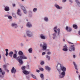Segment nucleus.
Here are the masks:
<instances>
[{
    "mask_svg": "<svg viewBox=\"0 0 80 80\" xmlns=\"http://www.w3.org/2000/svg\"><path fill=\"white\" fill-rule=\"evenodd\" d=\"M40 70H41V71H43L44 70L42 68H39Z\"/></svg>",
    "mask_w": 80,
    "mask_h": 80,
    "instance_id": "nucleus-39",
    "label": "nucleus"
},
{
    "mask_svg": "<svg viewBox=\"0 0 80 80\" xmlns=\"http://www.w3.org/2000/svg\"><path fill=\"white\" fill-rule=\"evenodd\" d=\"M46 53H45V52H43L42 53V55H45Z\"/></svg>",
    "mask_w": 80,
    "mask_h": 80,
    "instance_id": "nucleus-42",
    "label": "nucleus"
},
{
    "mask_svg": "<svg viewBox=\"0 0 80 80\" xmlns=\"http://www.w3.org/2000/svg\"><path fill=\"white\" fill-rule=\"evenodd\" d=\"M6 52H8V49H5Z\"/></svg>",
    "mask_w": 80,
    "mask_h": 80,
    "instance_id": "nucleus-46",
    "label": "nucleus"
},
{
    "mask_svg": "<svg viewBox=\"0 0 80 80\" xmlns=\"http://www.w3.org/2000/svg\"><path fill=\"white\" fill-rule=\"evenodd\" d=\"M12 15L13 16V17H16L15 14L14 13H12Z\"/></svg>",
    "mask_w": 80,
    "mask_h": 80,
    "instance_id": "nucleus-36",
    "label": "nucleus"
},
{
    "mask_svg": "<svg viewBox=\"0 0 80 80\" xmlns=\"http://www.w3.org/2000/svg\"><path fill=\"white\" fill-rule=\"evenodd\" d=\"M18 54L20 56L18 57H19V58H27V57L25 55H24V54H23V53L21 51H19L18 52Z\"/></svg>",
    "mask_w": 80,
    "mask_h": 80,
    "instance_id": "nucleus-3",
    "label": "nucleus"
},
{
    "mask_svg": "<svg viewBox=\"0 0 80 80\" xmlns=\"http://www.w3.org/2000/svg\"><path fill=\"white\" fill-rule=\"evenodd\" d=\"M32 48H30L28 50V51L29 52V53H32Z\"/></svg>",
    "mask_w": 80,
    "mask_h": 80,
    "instance_id": "nucleus-25",
    "label": "nucleus"
},
{
    "mask_svg": "<svg viewBox=\"0 0 80 80\" xmlns=\"http://www.w3.org/2000/svg\"><path fill=\"white\" fill-rule=\"evenodd\" d=\"M57 26H56L54 28V30L55 32H57V31L56 30H57Z\"/></svg>",
    "mask_w": 80,
    "mask_h": 80,
    "instance_id": "nucleus-30",
    "label": "nucleus"
},
{
    "mask_svg": "<svg viewBox=\"0 0 80 80\" xmlns=\"http://www.w3.org/2000/svg\"><path fill=\"white\" fill-rule=\"evenodd\" d=\"M26 68V67H25V66H23L21 67V69H22L23 71H24L25 70Z\"/></svg>",
    "mask_w": 80,
    "mask_h": 80,
    "instance_id": "nucleus-27",
    "label": "nucleus"
},
{
    "mask_svg": "<svg viewBox=\"0 0 80 80\" xmlns=\"http://www.w3.org/2000/svg\"><path fill=\"white\" fill-rule=\"evenodd\" d=\"M4 10L5 11H6V12H8V11L10 10V8H9V7L8 6H6L5 7Z\"/></svg>",
    "mask_w": 80,
    "mask_h": 80,
    "instance_id": "nucleus-17",
    "label": "nucleus"
},
{
    "mask_svg": "<svg viewBox=\"0 0 80 80\" xmlns=\"http://www.w3.org/2000/svg\"><path fill=\"white\" fill-rule=\"evenodd\" d=\"M75 2H76L78 6V7H80V2L78 0H75Z\"/></svg>",
    "mask_w": 80,
    "mask_h": 80,
    "instance_id": "nucleus-16",
    "label": "nucleus"
},
{
    "mask_svg": "<svg viewBox=\"0 0 80 80\" xmlns=\"http://www.w3.org/2000/svg\"><path fill=\"white\" fill-rule=\"evenodd\" d=\"M57 69L59 73V77L61 78L65 76L66 68L64 66H62L61 64L58 63L56 66Z\"/></svg>",
    "mask_w": 80,
    "mask_h": 80,
    "instance_id": "nucleus-1",
    "label": "nucleus"
},
{
    "mask_svg": "<svg viewBox=\"0 0 80 80\" xmlns=\"http://www.w3.org/2000/svg\"><path fill=\"white\" fill-rule=\"evenodd\" d=\"M47 54H48V55H50V54H51V52H48L47 53Z\"/></svg>",
    "mask_w": 80,
    "mask_h": 80,
    "instance_id": "nucleus-40",
    "label": "nucleus"
},
{
    "mask_svg": "<svg viewBox=\"0 0 80 80\" xmlns=\"http://www.w3.org/2000/svg\"><path fill=\"white\" fill-rule=\"evenodd\" d=\"M63 47V48L62 49L63 51H64V52H67V51H68V47L67 46V45H65Z\"/></svg>",
    "mask_w": 80,
    "mask_h": 80,
    "instance_id": "nucleus-9",
    "label": "nucleus"
},
{
    "mask_svg": "<svg viewBox=\"0 0 80 80\" xmlns=\"http://www.w3.org/2000/svg\"><path fill=\"white\" fill-rule=\"evenodd\" d=\"M54 6L56 8L59 10L62 9V7H60L59 5L57 4H55L54 5Z\"/></svg>",
    "mask_w": 80,
    "mask_h": 80,
    "instance_id": "nucleus-7",
    "label": "nucleus"
},
{
    "mask_svg": "<svg viewBox=\"0 0 80 80\" xmlns=\"http://www.w3.org/2000/svg\"><path fill=\"white\" fill-rule=\"evenodd\" d=\"M21 47H22V46H23V44L22 43H21Z\"/></svg>",
    "mask_w": 80,
    "mask_h": 80,
    "instance_id": "nucleus-47",
    "label": "nucleus"
},
{
    "mask_svg": "<svg viewBox=\"0 0 80 80\" xmlns=\"http://www.w3.org/2000/svg\"><path fill=\"white\" fill-rule=\"evenodd\" d=\"M40 38L41 39H43V40L45 39V36L43 34H40Z\"/></svg>",
    "mask_w": 80,
    "mask_h": 80,
    "instance_id": "nucleus-13",
    "label": "nucleus"
},
{
    "mask_svg": "<svg viewBox=\"0 0 80 80\" xmlns=\"http://www.w3.org/2000/svg\"><path fill=\"white\" fill-rule=\"evenodd\" d=\"M27 26L28 27H32V24H31L30 22H28L27 23Z\"/></svg>",
    "mask_w": 80,
    "mask_h": 80,
    "instance_id": "nucleus-23",
    "label": "nucleus"
},
{
    "mask_svg": "<svg viewBox=\"0 0 80 80\" xmlns=\"http://www.w3.org/2000/svg\"><path fill=\"white\" fill-rule=\"evenodd\" d=\"M17 72V70L15 69V68L13 67L11 69V73H14V74H15V73Z\"/></svg>",
    "mask_w": 80,
    "mask_h": 80,
    "instance_id": "nucleus-8",
    "label": "nucleus"
},
{
    "mask_svg": "<svg viewBox=\"0 0 80 80\" xmlns=\"http://www.w3.org/2000/svg\"><path fill=\"white\" fill-rule=\"evenodd\" d=\"M21 11L19 9H18L17 10V14H18V15L19 16H22V13L20 12Z\"/></svg>",
    "mask_w": 80,
    "mask_h": 80,
    "instance_id": "nucleus-12",
    "label": "nucleus"
},
{
    "mask_svg": "<svg viewBox=\"0 0 80 80\" xmlns=\"http://www.w3.org/2000/svg\"><path fill=\"white\" fill-rule=\"evenodd\" d=\"M7 66L6 65H4L3 67V68L4 69V70L7 71L8 72H9V70H7Z\"/></svg>",
    "mask_w": 80,
    "mask_h": 80,
    "instance_id": "nucleus-19",
    "label": "nucleus"
},
{
    "mask_svg": "<svg viewBox=\"0 0 80 80\" xmlns=\"http://www.w3.org/2000/svg\"><path fill=\"white\" fill-rule=\"evenodd\" d=\"M68 42L69 43H71V44H73V43H72V42Z\"/></svg>",
    "mask_w": 80,
    "mask_h": 80,
    "instance_id": "nucleus-52",
    "label": "nucleus"
},
{
    "mask_svg": "<svg viewBox=\"0 0 80 80\" xmlns=\"http://www.w3.org/2000/svg\"><path fill=\"white\" fill-rule=\"evenodd\" d=\"M13 57L14 58H15V59H16V60H17V54H14L13 55Z\"/></svg>",
    "mask_w": 80,
    "mask_h": 80,
    "instance_id": "nucleus-24",
    "label": "nucleus"
},
{
    "mask_svg": "<svg viewBox=\"0 0 80 80\" xmlns=\"http://www.w3.org/2000/svg\"><path fill=\"white\" fill-rule=\"evenodd\" d=\"M45 68L46 70H48V71L49 72L51 70V68L48 66H46Z\"/></svg>",
    "mask_w": 80,
    "mask_h": 80,
    "instance_id": "nucleus-15",
    "label": "nucleus"
},
{
    "mask_svg": "<svg viewBox=\"0 0 80 80\" xmlns=\"http://www.w3.org/2000/svg\"><path fill=\"white\" fill-rule=\"evenodd\" d=\"M72 27L75 29H77V25L73 24Z\"/></svg>",
    "mask_w": 80,
    "mask_h": 80,
    "instance_id": "nucleus-26",
    "label": "nucleus"
},
{
    "mask_svg": "<svg viewBox=\"0 0 80 80\" xmlns=\"http://www.w3.org/2000/svg\"><path fill=\"white\" fill-rule=\"evenodd\" d=\"M46 58H47L48 61H50V56H49L48 55H47L46 56Z\"/></svg>",
    "mask_w": 80,
    "mask_h": 80,
    "instance_id": "nucleus-22",
    "label": "nucleus"
},
{
    "mask_svg": "<svg viewBox=\"0 0 80 80\" xmlns=\"http://www.w3.org/2000/svg\"><path fill=\"white\" fill-rule=\"evenodd\" d=\"M27 59V58H21L17 57V60L19 62V63L21 64V65H22L23 63V62L22 60H25Z\"/></svg>",
    "mask_w": 80,
    "mask_h": 80,
    "instance_id": "nucleus-2",
    "label": "nucleus"
},
{
    "mask_svg": "<svg viewBox=\"0 0 80 80\" xmlns=\"http://www.w3.org/2000/svg\"><path fill=\"white\" fill-rule=\"evenodd\" d=\"M78 78H79V80H80V75H78Z\"/></svg>",
    "mask_w": 80,
    "mask_h": 80,
    "instance_id": "nucleus-49",
    "label": "nucleus"
},
{
    "mask_svg": "<svg viewBox=\"0 0 80 80\" xmlns=\"http://www.w3.org/2000/svg\"><path fill=\"white\" fill-rule=\"evenodd\" d=\"M23 11L25 14H27V11L26 9H24Z\"/></svg>",
    "mask_w": 80,
    "mask_h": 80,
    "instance_id": "nucleus-33",
    "label": "nucleus"
},
{
    "mask_svg": "<svg viewBox=\"0 0 80 80\" xmlns=\"http://www.w3.org/2000/svg\"><path fill=\"white\" fill-rule=\"evenodd\" d=\"M31 76L33 78H34L35 79H37V78L36 77V76H35L33 75V74H31Z\"/></svg>",
    "mask_w": 80,
    "mask_h": 80,
    "instance_id": "nucleus-32",
    "label": "nucleus"
},
{
    "mask_svg": "<svg viewBox=\"0 0 80 80\" xmlns=\"http://www.w3.org/2000/svg\"><path fill=\"white\" fill-rule=\"evenodd\" d=\"M5 17H8V15H5Z\"/></svg>",
    "mask_w": 80,
    "mask_h": 80,
    "instance_id": "nucleus-55",
    "label": "nucleus"
},
{
    "mask_svg": "<svg viewBox=\"0 0 80 80\" xmlns=\"http://www.w3.org/2000/svg\"><path fill=\"white\" fill-rule=\"evenodd\" d=\"M67 0H63L62 2H65Z\"/></svg>",
    "mask_w": 80,
    "mask_h": 80,
    "instance_id": "nucleus-51",
    "label": "nucleus"
},
{
    "mask_svg": "<svg viewBox=\"0 0 80 80\" xmlns=\"http://www.w3.org/2000/svg\"><path fill=\"white\" fill-rule=\"evenodd\" d=\"M8 52H6L5 55L6 57H8Z\"/></svg>",
    "mask_w": 80,
    "mask_h": 80,
    "instance_id": "nucleus-41",
    "label": "nucleus"
},
{
    "mask_svg": "<svg viewBox=\"0 0 80 80\" xmlns=\"http://www.w3.org/2000/svg\"><path fill=\"white\" fill-rule=\"evenodd\" d=\"M74 46H75V45H72L70 46L69 48V50L70 52H72V50H73L74 52L75 51V48L73 47Z\"/></svg>",
    "mask_w": 80,
    "mask_h": 80,
    "instance_id": "nucleus-6",
    "label": "nucleus"
},
{
    "mask_svg": "<svg viewBox=\"0 0 80 80\" xmlns=\"http://www.w3.org/2000/svg\"><path fill=\"white\" fill-rule=\"evenodd\" d=\"M64 42H65V39H63Z\"/></svg>",
    "mask_w": 80,
    "mask_h": 80,
    "instance_id": "nucleus-59",
    "label": "nucleus"
},
{
    "mask_svg": "<svg viewBox=\"0 0 80 80\" xmlns=\"http://www.w3.org/2000/svg\"><path fill=\"white\" fill-rule=\"evenodd\" d=\"M23 73L24 74H25V75H28L29 74V73H30V72H28L26 70H24L23 71Z\"/></svg>",
    "mask_w": 80,
    "mask_h": 80,
    "instance_id": "nucleus-18",
    "label": "nucleus"
},
{
    "mask_svg": "<svg viewBox=\"0 0 80 80\" xmlns=\"http://www.w3.org/2000/svg\"><path fill=\"white\" fill-rule=\"evenodd\" d=\"M21 8L22 10H24L25 9V8L24 6H22L21 7Z\"/></svg>",
    "mask_w": 80,
    "mask_h": 80,
    "instance_id": "nucleus-31",
    "label": "nucleus"
},
{
    "mask_svg": "<svg viewBox=\"0 0 80 80\" xmlns=\"http://www.w3.org/2000/svg\"><path fill=\"white\" fill-rule=\"evenodd\" d=\"M26 68L27 69H29V68H30V66L29 65H27L26 66Z\"/></svg>",
    "mask_w": 80,
    "mask_h": 80,
    "instance_id": "nucleus-37",
    "label": "nucleus"
},
{
    "mask_svg": "<svg viewBox=\"0 0 80 80\" xmlns=\"http://www.w3.org/2000/svg\"><path fill=\"white\" fill-rule=\"evenodd\" d=\"M73 58H75V55H73Z\"/></svg>",
    "mask_w": 80,
    "mask_h": 80,
    "instance_id": "nucleus-54",
    "label": "nucleus"
},
{
    "mask_svg": "<svg viewBox=\"0 0 80 80\" xmlns=\"http://www.w3.org/2000/svg\"><path fill=\"white\" fill-rule=\"evenodd\" d=\"M34 58L35 59H36V58H37V57H35Z\"/></svg>",
    "mask_w": 80,
    "mask_h": 80,
    "instance_id": "nucleus-57",
    "label": "nucleus"
},
{
    "mask_svg": "<svg viewBox=\"0 0 80 80\" xmlns=\"http://www.w3.org/2000/svg\"><path fill=\"white\" fill-rule=\"evenodd\" d=\"M12 5L13 7H15V4H12Z\"/></svg>",
    "mask_w": 80,
    "mask_h": 80,
    "instance_id": "nucleus-48",
    "label": "nucleus"
},
{
    "mask_svg": "<svg viewBox=\"0 0 80 80\" xmlns=\"http://www.w3.org/2000/svg\"><path fill=\"white\" fill-rule=\"evenodd\" d=\"M8 17L9 19H12V16H8Z\"/></svg>",
    "mask_w": 80,
    "mask_h": 80,
    "instance_id": "nucleus-38",
    "label": "nucleus"
},
{
    "mask_svg": "<svg viewBox=\"0 0 80 80\" xmlns=\"http://www.w3.org/2000/svg\"><path fill=\"white\" fill-rule=\"evenodd\" d=\"M22 1V2H23V1H24V0H21Z\"/></svg>",
    "mask_w": 80,
    "mask_h": 80,
    "instance_id": "nucleus-58",
    "label": "nucleus"
},
{
    "mask_svg": "<svg viewBox=\"0 0 80 80\" xmlns=\"http://www.w3.org/2000/svg\"><path fill=\"white\" fill-rule=\"evenodd\" d=\"M36 72H38V73H39V72H40V71L38 69L36 70Z\"/></svg>",
    "mask_w": 80,
    "mask_h": 80,
    "instance_id": "nucleus-43",
    "label": "nucleus"
},
{
    "mask_svg": "<svg viewBox=\"0 0 80 80\" xmlns=\"http://www.w3.org/2000/svg\"><path fill=\"white\" fill-rule=\"evenodd\" d=\"M22 28H23V27H22Z\"/></svg>",
    "mask_w": 80,
    "mask_h": 80,
    "instance_id": "nucleus-60",
    "label": "nucleus"
},
{
    "mask_svg": "<svg viewBox=\"0 0 80 80\" xmlns=\"http://www.w3.org/2000/svg\"><path fill=\"white\" fill-rule=\"evenodd\" d=\"M44 61H41L40 62V64L41 65H44Z\"/></svg>",
    "mask_w": 80,
    "mask_h": 80,
    "instance_id": "nucleus-34",
    "label": "nucleus"
},
{
    "mask_svg": "<svg viewBox=\"0 0 80 80\" xmlns=\"http://www.w3.org/2000/svg\"><path fill=\"white\" fill-rule=\"evenodd\" d=\"M26 35L27 37H33V33L30 31H27Z\"/></svg>",
    "mask_w": 80,
    "mask_h": 80,
    "instance_id": "nucleus-5",
    "label": "nucleus"
},
{
    "mask_svg": "<svg viewBox=\"0 0 80 80\" xmlns=\"http://www.w3.org/2000/svg\"><path fill=\"white\" fill-rule=\"evenodd\" d=\"M14 52H15V54H17V51H16V50H14Z\"/></svg>",
    "mask_w": 80,
    "mask_h": 80,
    "instance_id": "nucleus-45",
    "label": "nucleus"
},
{
    "mask_svg": "<svg viewBox=\"0 0 80 80\" xmlns=\"http://www.w3.org/2000/svg\"><path fill=\"white\" fill-rule=\"evenodd\" d=\"M70 2H71V3H73V1L71 0H69Z\"/></svg>",
    "mask_w": 80,
    "mask_h": 80,
    "instance_id": "nucleus-50",
    "label": "nucleus"
},
{
    "mask_svg": "<svg viewBox=\"0 0 80 80\" xmlns=\"http://www.w3.org/2000/svg\"><path fill=\"white\" fill-rule=\"evenodd\" d=\"M40 77L41 78L42 80H43L44 79V77H43V74H41L40 75Z\"/></svg>",
    "mask_w": 80,
    "mask_h": 80,
    "instance_id": "nucleus-28",
    "label": "nucleus"
},
{
    "mask_svg": "<svg viewBox=\"0 0 80 80\" xmlns=\"http://www.w3.org/2000/svg\"><path fill=\"white\" fill-rule=\"evenodd\" d=\"M57 30L58 31V32H60V29L59 28H58V29Z\"/></svg>",
    "mask_w": 80,
    "mask_h": 80,
    "instance_id": "nucleus-44",
    "label": "nucleus"
},
{
    "mask_svg": "<svg viewBox=\"0 0 80 80\" xmlns=\"http://www.w3.org/2000/svg\"><path fill=\"white\" fill-rule=\"evenodd\" d=\"M13 52L12 51H11L9 52L8 55L9 56L11 57H12V55H13Z\"/></svg>",
    "mask_w": 80,
    "mask_h": 80,
    "instance_id": "nucleus-21",
    "label": "nucleus"
},
{
    "mask_svg": "<svg viewBox=\"0 0 80 80\" xmlns=\"http://www.w3.org/2000/svg\"><path fill=\"white\" fill-rule=\"evenodd\" d=\"M44 20L46 22H48V19L47 17H45L44 18Z\"/></svg>",
    "mask_w": 80,
    "mask_h": 80,
    "instance_id": "nucleus-29",
    "label": "nucleus"
},
{
    "mask_svg": "<svg viewBox=\"0 0 80 80\" xmlns=\"http://www.w3.org/2000/svg\"><path fill=\"white\" fill-rule=\"evenodd\" d=\"M40 47H42V50H45L47 49V44L45 42H43V45L42 44H40Z\"/></svg>",
    "mask_w": 80,
    "mask_h": 80,
    "instance_id": "nucleus-4",
    "label": "nucleus"
},
{
    "mask_svg": "<svg viewBox=\"0 0 80 80\" xmlns=\"http://www.w3.org/2000/svg\"><path fill=\"white\" fill-rule=\"evenodd\" d=\"M66 29L68 32H70L72 31V28L70 27H68V26H66Z\"/></svg>",
    "mask_w": 80,
    "mask_h": 80,
    "instance_id": "nucleus-10",
    "label": "nucleus"
},
{
    "mask_svg": "<svg viewBox=\"0 0 80 80\" xmlns=\"http://www.w3.org/2000/svg\"><path fill=\"white\" fill-rule=\"evenodd\" d=\"M57 32H55L52 34L53 36L52 38L53 39H55V38H56V37H57Z\"/></svg>",
    "mask_w": 80,
    "mask_h": 80,
    "instance_id": "nucleus-14",
    "label": "nucleus"
},
{
    "mask_svg": "<svg viewBox=\"0 0 80 80\" xmlns=\"http://www.w3.org/2000/svg\"><path fill=\"white\" fill-rule=\"evenodd\" d=\"M37 10V8H34L33 10V11L34 12H36Z\"/></svg>",
    "mask_w": 80,
    "mask_h": 80,
    "instance_id": "nucleus-35",
    "label": "nucleus"
},
{
    "mask_svg": "<svg viewBox=\"0 0 80 80\" xmlns=\"http://www.w3.org/2000/svg\"><path fill=\"white\" fill-rule=\"evenodd\" d=\"M73 64L75 66V68L76 70H78V68H77V65H76L75 62H73Z\"/></svg>",
    "mask_w": 80,
    "mask_h": 80,
    "instance_id": "nucleus-20",
    "label": "nucleus"
},
{
    "mask_svg": "<svg viewBox=\"0 0 80 80\" xmlns=\"http://www.w3.org/2000/svg\"><path fill=\"white\" fill-rule=\"evenodd\" d=\"M11 26L12 27H14L15 28H17L18 27V26H17V24L15 23H12L11 24Z\"/></svg>",
    "mask_w": 80,
    "mask_h": 80,
    "instance_id": "nucleus-11",
    "label": "nucleus"
},
{
    "mask_svg": "<svg viewBox=\"0 0 80 80\" xmlns=\"http://www.w3.org/2000/svg\"><path fill=\"white\" fill-rule=\"evenodd\" d=\"M76 72L77 73H78V71H76Z\"/></svg>",
    "mask_w": 80,
    "mask_h": 80,
    "instance_id": "nucleus-56",
    "label": "nucleus"
},
{
    "mask_svg": "<svg viewBox=\"0 0 80 80\" xmlns=\"http://www.w3.org/2000/svg\"><path fill=\"white\" fill-rule=\"evenodd\" d=\"M60 35V32H58V35Z\"/></svg>",
    "mask_w": 80,
    "mask_h": 80,
    "instance_id": "nucleus-53",
    "label": "nucleus"
}]
</instances>
